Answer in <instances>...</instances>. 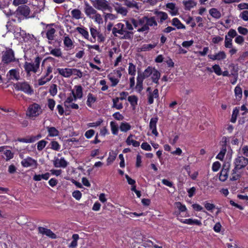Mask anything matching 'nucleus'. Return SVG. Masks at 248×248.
Segmentation results:
<instances>
[{
    "label": "nucleus",
    "instance_id": "f257e3e1",
    "mask_svg": "<svg viewBox=\"0 0 248 248\" xmlns=\"http://www.w3.org/2000/svg\"><path fill=\"white\" fill-rule=\"evenodd\" d=\"M124 24L118 23L112 29V33L115 37L121 39H132L134 32L132 31L133 27L127 20H124Z\"/></svg>",
    "mask_w": 248,
    "mask_h": 248
},
{
    "label": "nucleus",
    "instance_id": "f03ea898",
    "mask_svg": "<svg viewBox=\"0 0 248 248\" xmlns=\"http://www.w3.org/2000/svg\"><path fill=\"white\" fill-rule=\"evenodd\" d=\"M142 21L143 22V26L141 28H138V32L148 31L150 27L155 28L157 26L156 18L155 16H144L143 17Z\"/></svg>",
    "mask_w": 248,
    "mask_h": 248
},
{
    "label": "nucleus",
    "instance_id": "7ed1b4c3",
    "mask_svg": "<svg viewBox=\"0 0 248 248\" xmlns=\"http://www.w3.org/2000/svg\"><path fill=\"white\" fill-rule=\"evenodd\" d=\"M42 113L43 109L40 105L37 103H33L28 107L26 115L31 119L34 120Z\"/></svg>",
    "mask_w": 248,
    "mask_h": 248
},
{
    "label": "nucleus",
    "instance_id": "20e7f679",
    "mask_svg": "<svg viewBox=\"0 0 248 248\" xmlns=\"http://www.w3.org/2000/svg\"><path fill=\"white\" fill-rule=\"evenodd\" d=\"M41 58L39 57L35 58L34 63L25 62L24 67L27 73L31 72L36 73L39 68Z\"/></svg>",
    "mask_w": 248,
    "mask_h": 248
},
{
    "label": "nucleus",
    "instance_id": "39448f33",
    "mask_svg": "<svg viewBox=\"0 0 248 248\" xmlns=\"http://www.w3.org/2000/svg\"><path fill=\"white\" fill-rule=\"evenodd\" d=\"M122 77V73L120 70H114L108 75V78L111 83L112 87L116 86L119 83Z\"/></svg>",
    "mask_w": 248,
    "mask_h": 248
},
{
    "label": "nucleus",
    "instance_id": "423d86ee",
    "mask_svg": "<svg viewBox=\"0 0 248 248\" xmlns=\"http://www.w3.org/2000/svg\"><path fill=\"white\" fill-rule=\"evenodd\" d=\"M16 88L19 91L23 92L28 94H31L33 93V90L30 85V84L26 82H18L16 85Z\"/></svg>",
    "mask_w": 248,
    "mask_h": 248
},
{
    "label": "nucleus",
    "instance_id": "0eeeda50",
    "mask_svg": "<svg viewBox=\"0 0 248 248\" xmlns=\"http://www.w3.org/2000/svg\"><path fill=\"white\" fill-rule=\"evenodd\" d=\"M2 61L5 63H9L16 61L14 51L11 49L6 50L3 54Z\"/></svg>",
    "mask_w": 248,
    "mask_h": 248
},
{
    "label": "nucleus",
    "instance_id": "6e6552de",
    "mask_svg": "<svg viewBox=\"0 0 248 248\" xmlns=\"http://www.w3.org/2000/svg\"><path fill=\"white\" fill-rule=\"evenodd\" d=\"M227 57L226 53L222 50H220L214 54H209L208 58L212 61H221L224 60Z\"/></svg>",
    "mask_w": 248,
    "mask_h": 248
},
{
    "label": "nucleus",
    "instance_id": "1a4fd4ad",
    "mask_svg": "<svg viewBox=\"0 0 248 248\" xmlns=\"http://www.w3.org/2000/svg\"><path fill=\"white\" fill-rule=\"evenodd\" d=\"M21 164L23 167L26 168L33 167L34 168H36L38 166L37 161L31 157H28L23 159L21 161Z\"/></svg>",
    "mask_w": 248,
    "mask_h": 248
},
{
    "label": "nucleus",
    "instance_id": "9d476101",
    "mask_svg": "<svg viewBox=\"0 0 248 248\" xmlns=\"http://www.w3.org/2000/svg\"><path fill=\"white\" fill-rule=\"evenodd\" d=\"M248 159L243 156H238L234 161L235 167L240 170L248 164Z\"/></svg>",
    "mask_w": 248,
    "mask_h": 248
},
{
    "label": "nucleus",
    "instance_id": "9b49d317",
    "mask_svg": "<svg viewBox=\"0 0 248 248\" xmlns=\"http://www.w3.org/2000/svg\"><path fill=\"white\" fill-rule=\"evenodd\" d=\"M53 164L56 168H65L68 165V162L63 157H55L53 160Z\"/></svg>",
    "mask_w": 248,
    "mask_h": 248
},
{
    "label": "nucleus",
    "instance_id": "f8f14e48",
    "mask_svg": "<svg viewBox=\"0 0 248 248\" xmlns=\"http://www.w3.org/2000/svg\"><path fill=\"white\" fill-rule=\"evenodd\" d=\"M166 10L171 16H174L178 14V8L175 3L168 2L166 4Z\"/></svg>",
    "mask_w": 248,
    "mask_h": 248
},
{
    "label": "nucleus",
    "instance_id": "ddd939ff",
    "mask_svg": "<svg viewBox=\"0 0 248 248\" xmlns=\"http://www.w3.org/2000/svg\"><path fill=\"white\" fill-rule=\"evenodd\" d=\"M16 12L17 15L23 16L25 17H29L30 13V9L28 6L24 5L19 6Z\"/></svg>",
    "mask_w": 248,
    "mask_h": 248
},
{
    "label": "nucleus",
    "instance_id": "4468645a",
    "mask_svg": "<svg viewBox=\"0 0 248 248\" xmlns=\"http://www.w3.org/2000/svg\"><path fill=\"white\" fill-rule=\"evenodd\" d=\"M41 138V135L38 134L36 136H28L24 138H18L17 140L24 143H31L34 142Z\"/></svg>",
    "mask_w": 248,
    "mask_h": 248
},
{
    "label": "nucleus",
    "instance_id": "2eb2a0df",
    "mask_svg": "<svg viewBox=\"0 0 248 248\" xmlns=\"http://www.w3.org/2000/svg\"><path fill=\"white\" fill-rule=\"evenodd\" d=\"M94 6L96 9L100 10H106L109 7L106 0H96Z\"/></svg>",
    "mask_w": 248,
    "mask_h": 248
},
{
    "label": "nucleus",
    "instance_id": "dca6fc26",
    "mask_svg": "<svg viewBox=\"0 0 248 248\" xmlns=\"http://www.w3.org/2000/svg\"><path fill=\"white\" fill-rule=\"evenodd\" d=\"M158 118L157 117L152 118L149 123L150 129L152 130V134L156 137H157L158 135V133L156 129V124Z\"/></svg>",
    "mask_w": 248,
    "mask_h": 248
},
{
    "label": "nucleus",
    "instance_id": "f3484780",
    "mask_svg": "<svg viewBox=\"0 0 248 248\" xmlns=\"http://www.w3.org/2000/svg\"><path fill=\"white\" fill-rule=\"evenodd\" d=\"M63 45L66 50H71L74 47L73 41L68 35H64L63 39Z\"/></svg>",
    "mask_w": 248,
    "mask_h": 248
},
{
    "label": "nucleus",
    "instance_id": "a211bd4d",
    "mask_svg": "<svg viewBox=\"0 0 248 248\" xmlns=\"http://www.w3.org/2000/svg\"><path fill=\"white\" fill-rule=\"evenodd\" d=\"M127 21L132 25L133 28H138L140 26H143V22H142L143 17L141 18H139L138 19H136L134 18H130L129 19L127 20Z\"/></svg>",
    "mask_w": 248,
    "mask_h": 248
},
{
    "label": "nucleus",
    "instance_id": "6ab92c4d",
    "mask_svg": "<svg viewBox=\"0 0 248 248\" xmlns=\"http://www.w3.org/2000/svg\"><path fill=\"white\" fill-rule=\"evenodd\" d=\"M58 73L63 77L68 78L72 75V68H59L57 69Z\"/></svg>",
    "mask_w": 248,
    "mask_h": 248
},
{
    "label": "nucleus",
    "instance_id": "aec40b11",
    "mask_svg": "<svg viewBox=\"0 0 248 248\" xmlns=\"http://www.w3.org/2000/svg\"><path fill=\"white\" fill-rule=\"evenodd\" d=\"M156 46V44L155 43L152 44H143L137 47V51L138 52L148 51L154 48Z\"/></svg>",
    "mask_w": 248,
    "mask_h": 248
},
{
    "label": "nucleus",
    "instance_id": "412c9836",
    "mask_svg": "<svg viewBox=\"0 0 248 248\" xmlns=\"http://www.w3.org/2000/svg\"><path fill=\"white\" fill-rule=\"evenodd\" d=\"M38 231L39 233L49 236L50 238H55L56 237L55 234H54L50 229L39 227L38 228Z\"/></svg>",
    "mask_w": 248,
    "mask_h": 248
},
{
    "label": "nucleus",
    "instance_id": "4be33fe9",
    "mask_svg": "<svg viewBox=\"0 0 248 248\" xmlns=\"http://www.w3.org/2000/svg\"><path fill=\"white\" fill-rule=\"evenodd\" d=\"M209 14L213 18L216 19H218L222 16L221 12L216 8H212L209 9Z\"/></svg>",
    "mask_w": 248,
    "mask_h": 248
},
{
    "label": "nucleus",
    "instance_id": "5701e85b",
    "mask_svg": "<svg viewBox=\"0 0 248 248\" xmlns=\"http://www.w3.org/2000/svg\"><path fill=\"white\" fill-rule=\"evenodd\" d=\"M154 67L148 66L142 73H138V76L143 79L151 76Z\"/></svg>",
    "mask_w": 248,
    "mask_h": 248
},
{
    "label": "nucleus",
    "instance_id": "b1692460",
    "mask_svg": "<svg viewBox=\"0 0 248 248\" xmlns=\"http://www.w3.org/2000/svg\"><path fill=\"white\" fill-rule=\"evenodd\" d=\"M90 31L92 38H89V41L92 43H95L96 41V38L100 32L97 30L95 27L93 26L90 27Z\"/></svg>",
    "mask_w": 248,
    "mask_h": 248
},
{
    "label": "nucleus",
    "instance_id": "393cba45",
    "mask_svg": "<svg viewBox=\"0 0 248 248\" xmlns=\"http://www.w3.org/2000/svg\"><path fill=\"white\" fill-rule=\"evenodd\" d=\"M134 135L130 134L128 136L126 140V143L128 145H132L134 147H137L140 146V142L136 141L133 139Z\"/></svg>",
    "mask_w": 248,
    "mask_h": 248
},
{
    "label": "nucleus",
    "instance_id": "a878e982",
    "mask_svg": "<svg viewBox=\"0 0 248 248\" xmlns=\"http://www.w3.org/2000/svg\"><path fill=\"white\" fill-rule=\"evenodd\" d=\"M160 72L154 67L151 76L152 81L156 84H158V80L160 78Z\"/></svg>",
    "mask_w": 248,
    "mask_h": 248
},
{
    "label": "nucleus",
    "instance_id": "bb28decb",
    "mask_svg": "<svg viewBox=\"0 0 248 248\" xmlns=\"http://www.w3.org/2000/svg\"><path fill=\"white\" fill-rule=\"evenodd\" d=\"M86 15L91 18H93V16L97 13L96 11L92 6L87 5L85 9Z\"/></svg>",
    "mask_w": 248,
    "mask_h": 248
},
{
    "label": "nucleus",
    "instance_id": "cd10ccee",
    "mask_svg": "<svg viewBox=\"0 0 248 248\" xmlns=\"http://www.w3.org/2000/svg\"><path fill=\"white\" fill-rule=\"evenodd\" d=\"M159 96L158 90L155 89L153 92H150L148 96V103L152 104L154 102V99L157 98Z\"/></svg>",
    "mask_w": 248,
    "mask_h": 248
},
{
    "label": "nucleus",
    "instance_id": "c85d7f7f",
    "mask_svg": "<svg viewBox=\"0 0 248 248\" xmlns=\"http://www.w3.org/2000/svg\"><path fill=\"white\" fill-rule=\"evenodd\" d=\"M76 30L85 39L89 40V34L86 28L83 27H77Z\"/></svg>",
    "mask_w": 248,
    "mask_h": 248
},
{
    "label": "nucleus",
    "instance_id": "c756f323",
    "mask_svg": "<svg viewBox=\"0 0 248 248\" xmlns=\"http://www.w3.org/2000/svg\"><path fill=\"white\" fill-rule=\"evenodd\" d=\"M56 32V30L54 28L51 27H48L46 28V35L47 38L49 40H53L54 38V34Z\"/></svg>",
    "mask_w": 248,
    "mask_h": 248
},
{
    "label": "nucleus",
    "instance_id": "7c9ffc66",
    "mask_svg": "<svg viewBox=\"0 0 248 248\" xmlns=\"http://www.w3.org/2000/svg\"><path fill=\"white\" fill-rule=\"evenodd\" d=\"M50 177V174L46 172L43 174H35L33 177V180L35 181H39L42 179L47 180Z\"/></svg>",
    "mask_w": 248,
    "mask_h": 248
},
{
    "label": "nucleus",
    "instance_id": "2f4dec72",
    "mask_svg": "<svg viewBox=\"0 0 248 248\" xmlns=\"http://www.w3.org/2000/svg\"><path fill=\"white\" fill-rule=\"evenodd\" d=\"M240 175L241 172L240 171V170L236 169V168L234 167L230 176V179L232 181L237 180L239 179Z\"/></svg>",
    "mask_w": 248,
    "mask_h": 248
},
{
    "label": "nucleus",
    "instance_id": "473e14b6",
    "mask_svg": "<svg viewBox=\"0 0 248 248\" xmlns=\"http://www.w3.org/2000/svg\"><path fill=\"white\" fill-rule=\"evenodd\" d=\"M75 88L76 89L75 92L74 91V95L76 98L77 99H81L82 97L83 93H82V88L81 86L78 85L75 86Z\"/></svg>",
    "mask_w": 248,
    "mask_h": 248
},
{
    "label": "nucleus",
    "instance_id": "72a5a7b5",
    "mask_svg": "<svg viewBox=\"0 0 248 248\" xmlns=\"http://www.w3.org/2000/svg\"><path fill=\"white\" fill-rule=\"evenodd\" d=\"M121 99L119 97H116L112 99V108H115L117 109H121L123 108V104L120 102Z\"/></svg>",
    "mask_w": 248,
    "mask_h": 248
},
{
    "label": "nucleus",
    "instance_id": "f704fd0d",
    "mask_svg": "<svg viewBox=\"0 0 248 248\" xmlns=\"http://www.w3.org/2000/svg\"><path fill=\"white\" fill-rule=\"evenodd\" d=\"M210 72H214L217 75L220 76L222 74V70L218 64H216L213 65L211 68H208Z\"/></svg>",
    "mask_w": 248,
    "mask_h": 248
},
{
    "label": "nucleus",
    "instance_id": "c9c22d12",
    "mask_svg": "<svg viewBox=\"0 0 248 248\" xmlns=\"http://www.w3.org/2000/svg\"><path fill=\"white\" fill-rule=\"evenodd\" d=\"M228 177V168H223L220 173L219 179L221 181L224 182Z\"/></svg>",
    "mask_w": 248,
    "mask_h": 248
},
{
    "label": "nucleus",
    "instance_id": "e433bc0d",
    "mask_svg": "<svg viewBox=\"0 0 248 248\" xmlns=\"http://www.w3.org/2000/svg\"><path fill=\"white\" fill-rule=\"evenodd\" d=\"M155 14L156 15L157 19H159L160 23H162L163 21L165 20L168 18V15L165 12L156 11Z\"/></svg>",
    "mask_w": 248,
    "mask_h": 248
},
{
    "label": "nucleus",
    "instance_id": "4c0bfd02",
    "mask_svg": "<svg viewBox=\"0 0 248 248\" xmlns=\"http://www.w3.org/2000/svg\"><path fill=\"white\" fill-rule=\"evenodd\" d=\"M79 235L78 234H74L72 235L73 240L68 246L69 248H76L78 246V240L79 239Z\"/></svg>",
    "mask_w": 248,
    "mask_h": 248
},
{
    "label": "nucleus",
    "instance_id": "58836bf2",
    "mask_svg": "<svg viewBox=\"0 0 248 248\" xmlns=\"http://www.w3.org/2000/svg\"><path fill=\"white\" fill-rule=\"evenodd\" d=\"M131 128L130 124L127 122H122L120 125V129L122 132H126Z\"/></svg>",
    "mask_w": 248,
    "mask_h": 248
},
{
    "label": "nucleus",
    "instance_id": "ea45409f",
    "mask_svg": "<svg viewBox=\"0 0 248 248\" xmlns=\"http://www.w3.org/2000/svg\"><path fill=\"white\" fill-rule=\"evenodd\" d=\"M77 99L74 95V91L72 90L69 96L67 97L65 101L64 102V105L65 106L73 101H76Z\"/></svg>",
    "mask_w": 248,
    "mask_h": 248
},
{
    "label": "nucleus",
    "instance_id": "a19ab883",
    "mask_svg": "<svg viewBox=\"0 0 248 248\" xmlns=\"http://www.w3.org/2000/svg\"><path fill=\"white\" fill-rule=\"evenodd\" d=\"M96 101V98L92 93H90L87 96V105L91 107L93 104Z\"/></svg>",
    "mask_w": 248,
    "mask_h": 248
},
{
    "label": "nucleus",
    "instance_id": "79ce46f5",
    "mask_svg": "<svg viewBox=\"0 0 248 248\" xmlns=\"http://www.w3.org/2000/svg\"><path fill=\"white\" fill-rule=\"evenodd\" d=\"M172 25L176 27L178 29L185 28V26L183 24H182L180 21L177 18H174L172 19Z\"/></svg>",
    "mask_w": 248,
    "mask_h": 248
},
{
    "label": "nucleus",
    "instance_id": "37998d69",
    "mask_svg": "<svg viewBox=\"0 0 248 248\" xmlns=\"http://www.w3.org/2000/svg\"><path fill=\"white\" fill-rule=\"evenodd\" d=\"M143 80L144 79L140 78V77H139L138 76H137L136 89L139 92H140L143 89L142 85Z\"/></svg>",
    "mask_w": 248,
    "mask_h": 248
},
{
    "label": "nucleus",
    "instance_id": "c03bdc74",
    "mask_svg": "<svg viewBox=\"0 0 248 248\" xmlns=\"http://www.w3.org/2000/svg\"><path fill=\"white\" fill-rule=\"evenodd\" d=\"M234 93L236 99L238 100H240L242 96V90L239 85H237L235 88Z\"/></svg>",
    "mask_w": 248,
    "mask_h": 248
},
{
    "label": "nucleus",
    "instance_id": "a18cd8bd",
    "mask_svg": "<svg viewBox=\"0 0 248 248\" xmlns=\"http://www.w3.org/2000/svg\"><path fill=\"white\" fill-rule=\"evenodd\" d=\"M110 126L112 133L114 135H117L118 134V125L114 122L111 121L110 123Z\"/></svg>",
    "mask_w": 248,
    "mask_h": 248
},
{
    "label": "nucleus",
    "instance_id": "49530a36",
    "mask_svg": "<svg viewBox=\"0 0 248 248\" xmlns=\"http://www.w3.org/2000/svg\"><path fill=\"white\" fill-rule=\"evenodd\" d=\"M72 18L76 19H79L81 18V11L77 9L73 10L71 12Z\"/></svg>",
    "mask_w": 248,
    "mask_h": 248
},
{
    "label": "nucleus",
    "instance_id": "de8ad7c7",
    "mask_svg": "<svg viewBox=\"0 0 248 248\" xmlns=\"http://www.w3.org/2000/svg\"><path fill=\"white\" fill-rule=\"evenodd\" d=\"M47 129L49 136L55 137L59 135V131L55 127H48Z\"/></svg>",
    "mask_w": 248,
    "mask_h": 248
},
{
    "label": "nucleus",
    "instance_id": "09e8293b",
    "mask_svg": "<svg viewBox=\"0 0 248 248\" xmlns=\"http://www.w3.org/2000/svg\"><path fill=\"white\" fill-rule=\"evenodd\" d=\"M50 148L55 151H58L61 149V145L55 140H52L49 144Z\"/></svg>",
    "mask_w": 248,
    "mask_h": 248
},
{
    "label": "nucleus",
    "instance_id": "8fccbe9b",
    "mask_svg": "<svg viewBox=\"0 0 248 248\" xmlns=\"http://www.w3.org/2000/svg\"><path fill=\"white\" fill-rule=\"evenodd\" d=\"M52 78V75H51L49 77H46V76H44V77L41 78L38 80V85L40 86L43 85L45 84L46 82L49 81Z\"/></svg>",
    "mask_w": 248,
    "mask_h": 248
},
{
    "label": "nucleus",
    "instance_id": "3c124183",
    "mask_svg": "<svg viewBox=\"0 0 248 248\" xmlns=\"http://www.w3.org/2000/svg\"><path fill=\"white\" fill-rule=\"evenodd\" d=\"M128 65V74L132 76H134L136 75V65L131 62L129 63Z\"/></svg>",
    "mask_w": 248,
    "mask_h": 248
},
{
    "label": "nucleus",
    "instance_id": "603ef678",
    "mask_svg": "<svg viewBox=\"0 0 248 248\" xmlns=\"http://www.w3.org/2000/svg\"><path fill=\"white\" fill-rule=\"evenodd\" d=\"M226 153V147L225 146L222 147L221 150L219 153L217 154L216 156V158L220 160H223L225 155Z\"/></svg>",
    "mask_w": 248,
    "mask_h": 248
},
{
    "label": "nucleus",
    "instance_id": "864d4df0",
    "mask_svg": "<svg viewBox=\"0 0 248 248\" xmlns=\"http://www.w3.org/2000/svg\"><path fill=\"white\" fill-rule=\"evenodd\" d=\"M128 101L130 102L131 105L135 108L137 105L138 98L135 95H131L128 96Z\"/></svg>",
    "mask_w": 248,
    "mask_h": 248
},
{
    "label": "nucleus",
    "instance_id": "5fc2aeb1",
    "mask_svg": "<svg viewBox=\"0 0 248 248\" xmlns=\"http://www.w3.org/2000/svg\"><path fill=\"white\" fill-rule=\"evenodd\" d=\"M50 54L56 57H61L62 52L60 48L52 49L50 51Z\"/></svg>",
    "mask_w": 248,
    "mask_h": 248
},
{
    "label": "nucleus",
    "instance_id": "6e6d98bb",
    "mask_svg": "<svg viewBox=\"0 0 248 248\" xmlns=\"http://www.w3.org/2000/svg\"><path fill=\"white\" fill-rule=\"evenodd\" d=\"M47 142L45 140H41L38 141L37 143V148L39 151H42L47 144Z\"/></svg>",
    "mask_w": 248,
    "mask_h": 248
},
{
    "label": "nucleus",
    "instance_id": "4d7b16f0",
    "mask_svg": "<svg viewBox=\"0 0 248 248\" xmlns=\"http://www.w3.org/2000/svg\"><path fill=\"white\" fill-rule=\"evenodd\" d=\"M224 46L226 48H231L232 47V39L228 37V36H225Z\"/></svg>",
    "mask_w": 248,
    "mask_h": 248
},
{
    "label": "nucleus",
    "instance_id": "13d9d810",
    "mask_svg": "<svg viewBox=\"0 0 248 248\" xmlns=\"http://www.w3.org/2000/svg\"><path fill=\"white\" fill-rule=\"evenodd\" d=\"M116 12L124 16H126L127 13V10L124 7L119 6L115 8Z\"/></svg>",
    "mask_w": 248,
    "mask_h": 248
},
{
    "label": "nucleus",
    "instance_id": "bf43d9fd",
    "mask_svg": "<svg viewBox=\"0 0 248 248\" xmlns=\"http://www.w3.org/2000/svg\"><path fill=\"white\" fill-rule=\"evenodd\" d=\"M203 205L205 209L210 212H212L213 210L215 208V204L213 203H209L207 201L203 203Z\"/></svg>",
    "mask_w": 248,
    "mask_h": 248
},
{
    "label": "nucleus",
    "instance_id": "052dcab7",
    "mask_svg": "<svg viewBox=\"0 0 248 248\" xmlns=\"http://www.w3.org/2000/svg\"><path fill=\"white\" fill-rule=\"evenodd\" d=\"M239 113V109L237 108H235L232 111V118L231 119V121L232 123H235L236 122L237 115Z\"/></svg>",
    "mask_w": 248,
    "mask_h": 248
},
{
    "label": "nucleus",
    "instance_id": "680f3d73",
    "mask_svg": "<svg viewBox=\"0 0 248 248\" xmlns=\"http://www.w3.org/2000/svg\"><path fill=\"white\" fill-rule=\"evenodd\" d=\"M187 224L201 225L202 223L200 220L196 219H187Z\"/></svg>",
    "mask_w": 248,
    "mask_h": 248
},
{
    "label": "nucleus",
    "instance_id": "e2e57ef3",
    "mask_svg": "<svg viewBox=\"0 0 248 248\" xmlns=\"http://www.w3.org/2000/svg\"><path fill=\"white\" fill-rule=\"evenodd\" d=\"M50 94L52 96H55L57 93V86L56 84H52L49 90Z\"/></svg>",
    "mask_w": 248,
    "mask_h": 248
},
{
    "label": "nucleus",
    "instance_id": "0e129e2a",
    "mask_svg": "<svg viewBox=\"0 0 248 248\" xmlns=\"http://www.w3.org/2000/svg\"><path fill=\"white\" fill-rule=\"evenodd\" d=\"M4 155L6 157V161L10 160L14 157L13 153L9 150H6L4 153Z\"/></svg>",
    "mask_w": 248,
    "mask_h": 248
},
{
    "label": "nucleus",
    "instance_id": "69168bd1",
    "mask_svg": "<svg viewBox=\"0 0 248 248\" xmlns=\"http://www.w3.org/2000/svg\"><path fill=\"white\" fill-rule=\"evenodd\" d=\"M93 19L94 20L95 22H96V23H97L99 24L103 23V19L101 17V16L98 13H96L93 16Z\"/></svg>",
    "mask_w": 248,
    "mask_h": 248
},
{
    "label": "nucleus",
    "instance_id": "338daca9",
    "mask_svg": "<svg viewBox=\"0 0 248 248\" xmlns=\"http://www.w3.org/2000/svg\"><path fill=\"white\" fill-rule=\"evenodd\" d=\"M221 167V164L218 161H216L212 165V170L214 172L217 171Z\"/></svg>",
    "mask_w": 248,
    "mask_h": 248
},
{
    "label": "nucleus",
    "instance_id": "774afa93",
    "mask_svg": "<svg viewBox=\"0 0 248 248\" xmlns=\"http://www.w3.org/2000/svg\"><path fill=\"white\" fill-rule=\"evenodd\" d=\"M239 17L242 18L244 21H248V11H244L241 12L239 15Z\"/></svg>",
    "mask_w": 248,
    "mask_h": 248
}]
</instances>
